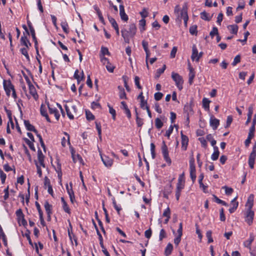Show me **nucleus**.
Returning <instances> with one entry per match:
<instances>
[{
    "label": "nucleus",
    "instance_id": "5",
    "mask_svg": "<svg viewBox=\"0 0 256 256\" xmlns=\"http://www.w3.org/2000/svg\"><path fill=\"white\" fill-rule=\"evenodd\" d=\"M254 216V212L252 210H246L244 212V221L248 226L252 225Z\"/></svg>",
    "mask_w": 256,
    "mask_h": 256
},
{
    "label": "nucleus",
    "instance_id": "57",
    "mask_svg": "<svg viewBox=\"0 0 256 256\" xmlns=\"http://www.w3.org/2000/svg\"><path fill=\"white\" fill-rule=\"evenodd\" d=\"M218 34V29L216 27L214 26L210 33V35L212 38L214 36H217Z\"/></svg>",
    "mask_w": 256,
    "mask_h": 256
},
{
    "label": "nucleus",
    "instance_id": "19",
    "mask_svg": "<svg viewBox=\"0 0 256 256\" xmlns=\"http://www.w3.org/2000/svg\"><path fill=\"white\" fill-rule=\"evenodd\" d=\"M69 226L70 228H70H68V236L69 238L72 242V240H74V241L76 246H77L78 244V238H77L76 236H75V234L72 232V226L70 222V224H69Z\"/></svg>",
    "mask_w": 256,
    "mask_h": 256
},
{
    "label": "nucleus",
    "instance_id": "45",
    "mask_svg": "<svg viewBox=\"0 0 256 256\" xmlns=\"http://www.w3.org/2000/svg\"><path fill=\"white\" fill-rule=\"evenodd\" d=\"M24 142L26 143L28 146L32 150V151H36V149L34 146V144H33L32 141H30L27 138H24Z\"/></svg>",
    "mask_w": 256,
    "mask_h": 256
},
{
    "label": "nucleus",
    "instance_id": "2",
    "mask_svg": "<svg viewBox=\"0 0 256 256\" xmlns=\"http://www.w3.org/2000/svg\"><path fill=\"white\" fill-rule=\"evenodd\" d=\"M185 176L184 173L182 172V174H180L178 176V182L176 184V198L177 201H178L180 200V196L181 192L182 190L184 189L185 186Z\"/></svg>",
    "mask_w": 256,
    "mask_h": 256
},
{
    "label": "nucleus",
    "instance_id": "11",
    "mask_svg": "<svg viewBox=\"0 0 256 256\" xmlns=\"http://www.w3.org/2000/svg\"><path fill=\"white\" fill-rule=\"evenodd\" d=\"M101 159L104 165L110 168L112 166L114 160L112 158L106 156L100 155Z\"/></svg>",
    "mask_w": 256,
    "mask_h": 256
},
{
    "label": "nucleus",
    "instance_id": "24",
    "mask_svg": "<svg viewBox=\"0 0 256 256\" xmlns=\"http://www.w3.org/2000/svg\"><path fill=\"white\" fill-rule=\"evenodd\" d=\"M184 111L186 115H192L194 114V111L192 106V104H187L184 105Z\"/></svg>",
    "mask_w": 256,
    "mask_h": 256
},
{
    "label": "nucleus",
    "instance_id": "17",
    "mask_svg": "<svg viewBox=\"0 0 256 256\" xmlns=\"http://www.w3.org/2000/svg\"><path fill=\"white\" fill-rule=\"evenodd\" d=\"M48 108L50 114H54L56 118V119L57 120H58L60 117V114L56 108L55 107H52L49 104H48Z\"/></svg>",
    "mask_w": 256,
    "mask_h": 256
},
{
    "label": "nucleus",
    "instance_id": "58",
    "mask_svg": "<svg viewBox=\"0 0 256 256\" xmlns=\"http://www.w3.org/2000/svg\"><path fill=\"white\" fill-rule=\"evenodd\" d=\"M155 145L154 143L150 144V152L152 154V159H154L156 158V152H155Z\"/></svg>",
    "mask_w": 256,
    "mask_h": 256
},
{
    "label": "nucleus",
    "instance_id": "16",
    "mask_svg": "<svg viewBox=\"0 0 256 256\" xmlns=\"http://www.w3.org/2000/svg\"><path fill=\"white\" fill-rule=\"evenodd\" d=\"M38 162L39 165L41 166L44 168H46V165L44 162V156L40 149H38Z\"/></svg>",
    "mask_w": 256,
    "mask_h": 256
},
{
    "label": "nucleus",
    "instance_id": "40",
    "mask_svg": "<svg viewBox=\"0 0 256 256\" xmlns=\"http://www.w3.org/2000/svg\"><path fill=\"white\" fill-rule=\"evenodd\" d=\"M100 55H102L103 56L105 55L110 56V53L108 48L102 46L100 48Z\"/></svg>",
    "mask_w": 256,
    "mask_h": 256
},
{
    "label": "nucleus",
    "instance_id": "53",
    "mask_svg": "<svg viewBox=\"0 0 256 256\" xmlns=\"http://www.w3.org/2000/svg\"><path fill=\"white\" fill-rule=\"evenodd\" d=\"M108 20L110 22L112 26L114 28L118 26L116 22L113 18L111 16H108Z\"/></svg>",
    "mask_w": 256,
    "mask_h": 256
},
{
    "label": "nucleus",
    "instance_id": "7",
    "mask_svg": "<svg viewBox=\"0 0 256 256\" xmlns=\"http://www.w3.org/2000/svg\"><path fill=\"white\" fill-rule=\"evenodd\" d=\"M4 88L6 92V94L8 96H10V92L14 89V86L12 84L10 81L6 82L5 80H4Z\"/></svg>",
    "mask_w": 256,
    "mask_h": 256
},
{
    "label": "nucleus",
    "instance_id": "41",
    "mask_svg": "<svg viewBox=\"0 0 256 256\" xmlns=\"http://www.w3.org/2000/svg\"><path fill=\"white\" fill-rule=\"evenodd\" d=\"M108 106L109 108V112L112 116V120H115L116 119V110L109 104H108Z\"/></svg>",
    "mask_w": 256,
    "mask_h": 256
},
{
    "label": "nucleus",
    "instance_id": "14",
    "mask_svg": "<svg viewBox=\"0 0 256 256\" xmlns=\"http://www.w3.org/2000/svg\"><path fill=\"white\" fill-rule=\"evenodd\" d=\"M44 207L46 210V212L48 216V220H50L51 214L52 213V204H50L48 201H46L44 204Z\"/></svg>",
    "mask_w": 256,
    "mask_h": 256
},
{
    "label": "nucleus",
    "instance_id": "20",
    "mask_svg": "<svg viewBox=\"0 0 256 256\" xmlns=\"http://www.w3.org/2000/svg\"><path fill=\"white\" fill-rule=\"evenodd\" d=\"M24 125L26 129L28 131L34 132L36 134H38V131L35 128L34 126L30 124L28 120H24Z\"/></svg>",
    "mask_w": 256,
    "mask_h": 256
},
{
    "label": "nucleus",
    "instance_id": "8",
    "mask_svg": "<svg viewBox=\"0 0 256 256\" xmlns=\"http://www.w3.org/2000/svg\"><path fill=\"white\" fill-rule=\"evenodd\" d=\"M180 136H181V144H182V150L185 151L187 150L188 146V144L189 139L188 138L184 135L182 131L180 132Z\"/></svg>",
    "mask_w": 256,
    "mask_h": 256
},
{
    "label": "nucleus",
    "instance_id": "56",
    "mask_svg": "<svg viewBox=\"0 0 256 256\" xmlns=\"http://www.w3.org/2000/svg\"><path fill=\"white\" fill-rule=\"evenodd\" d=\"M214 196L215 198V202H217L218 204H221L222 206H228V204L226 202L220 199L219 198H218L216 196L214 195Z\"/></svg>",
    "mask_w": 256,
    "mask_h": 256
},
{
    "label": "nucleus",
    "instance_id": "13",
    "mask_svg": "<svg viewBox=\"0 0 256 256\" xmlns=\"http://www.w3.org/2000/svg\"><path fill=\"white\" fill-rule=\"evenodd\" d=\"M237 198L238 196H236L230 202V207L228 210L230 214L234 213L238 206V202L236 201Z\"/></svg>",
    "mask_w": 256,
    "mask_h": 256
},
{
    "label": "nucleus",
    "instance_id": "63",
    "mask_svg": "<svg viewBox=\"0 0 256 256\" xmlns=\"http://www.w3.org/2000/svg\"><path fill=\"white\" fill-rule=\"evenodd\" d=\"M254 205L253 200H250V198L248 200V201L246 203V206L247 208L246 210H252V208Z\"/></svg>",
    "mask_w": 256,
    "mask_h": 256
},
{
    "label": "nucleus",
    "instance_id": "25",
    "mask_svg": "<svg viewBox=\"0 0 256 256\" xmlns=\"http://www.w3.org/2000/svg\"><path fill=\"white\" fill-rule=\"evenodd\" d=\"M29 92L35 100L38 98V95L36 89L33 84L28 86Z\"/></svg>",
    "mask_w": 256,
    "mask_h": 256
},
{
    "label": "nucleus",
    "instance_id": "60",
    "mask_svg": "<svg viewBox=\"0 0 256 256\" xmlns=\"http://www.w3.org/2000/svg\"><path fill=\"white\" fill-rule=\"evenodd\" d=\"M162 216L168 218H170V210L168 206L164 210Z\"/></svg>",
    "mask_w": 256,
    "mask_h": 256
},
{
    "label": "nucleus",
    "instance_id": "15",
    "mask_svg": "<svg viewBox=\"0 0 256 256\" xmlns=\"http://www.w3.org/2000/svg\"><path fill=\"white\" fill-rule=\"evenodd\" d=\"M210 124L212 129L216 130L220 125V120L214 116H212L210 118Z\"/></svg>",
    "mask_w": 256,
    "mask_h": 256
},
{
    "label": "nucleus",
    "instance_id": "49",
    "mask_svg": "<svg viewBox=\"0 0 256 256\" xmlns=\"http://www.w3.org/2000/svg\"><path fill=\"white\" fill-rule=\"evenodd\" d=\"M30 32L32 35V40L34 42V48H38V42L37 38L36 36L35 30H31V32Z\"/></svg>",
    "mask_w": 256,
    "mask_h": 256
},
{
    "label": "nucleus",
    "instance_id": "46",
    "mask_svg": "<svg viewBox=\"0 0 256 256\" xmlns=\"http://www.w3.org/2000/svg\"><path fill=\"white\" fill-rule=\"evenodd\" d=\"M166 68V66L164 64L162 68H158L156 70V78H158L160 77L161 74H163Z\"/></svg>",
    "mask_w": 256,
    "mask_h": 256
},
{
    "label": "nucleus",
    "instance_id": "10",
    "mask_svg": "<svg viewBox=\"0 0 256 256\" xmlns=\"http://www.w3.org/2000/svg\"><path fill=\"white\" fill-rule=\"evenodd\" d=\"M180 16L181 18L183 19L184 25L186 26L188 20L186 6H183L182 10H180Z\"/></svg>",
    "mask_w": 256,
    "mask_h": 256
},
{
    "label": "nucleus",
    "instance_id": "52",
    "mask_svg": "<svg viewBox=\"0 0 256 256\" xmlns=\"http://www.w3.org/2000/svg\"><path fill=\"white\" fill-rule=\"evenodd\" d=\"M86 118L88 120H92L94 119V115L90 111H86Z\"/></svg>",
    "mask_w": 256,
    "mask_h": 256
},
{
    "label": "nucleus",
    "instance_id": "9",
    "mask_svg": "<svg viewBox=\"0 0 256 256\" xmlns=\"http://www.w3.org/2000/svg\"><path fill=\"white\" fill-rule=\"evenodd\" d=\"M188 69L189 70L188 74V83L190 84H192L194 82V80L196 76V72L194 68L192 66L190 62L188 64Z\"/></svg>",
    "mask_w": 256,
    "mask_h": 256
},
{
    "label": "nucleus",
    "instance_id": "42",
    "mask_svg": "<svg viewBox=\"0 0 256 256\" xmlns=\"http://www.w3.org/2000/svg\"><path fill=\"white\" fill-rule=\"evenodd\" d=\"M106 68L108 72L112 73L114 72L116 66L109 61L106 64Z\"/></svg>",
    "mask_w": 256,
    "mask_h": 256
},
{
    "label": "nucleus",
    "instance_id": "39",
    "mask_svg": "<svg viewBox=\"0 0 256 256\" xmlns=\"http://www.w3.org/2000/svg\"><path fill=\"white\" fill-rule=\"evenodd\" d=\"M64 134L68 136V140H66V138L64 137L62 139L61 143H62V146H64V147H65L66 146V142H68V144L69 145L70 144V136H69V134L67 132H64Z\"/></svg>",
    "mask_w": 256,
    "mask_h": 256
},
{
    "label": "nucleus",
    "instance_id": "54",
    "mask_svg": "<svg viewBox=\"0 0 256 256\" xmlns=\"http://www.w3.org/2000/svg\"><path fill=\"white\" fill-rule=\"evenodd\" d=\"M206 236L208 240V243H211L214 242L213 238H212V232L211 230H208L206 233Z\"/></svg>",
    "mask_w": 256,
    "mask_h": 256
},
{
    "label": "nucleus",
    "instance_id": "35",
    "mask_svg": "<svg viewBox=\"0 0 256 256\" xmlns=\"http://www.w3.org/2000/svg\"><path fill=\"white\" fill-rule=\"evenodd\" d=\"M202 106L206 110H209L210 108V101L208 98H204L202 99Z\"/></svg>",
    "mask_w": 256,
    "mask_h": 256
},
{
    "label": "nucleus",
    "instance_id": "59",
    "mask_svg": "<svg viewBox=\"0 0 256 256\" xmlns=\"http://www.w3.org/2000/svg\"><path fill=\"white\" fill-rule=\"evenodd\" d=\"M222 188L225 190V193L228 196L230 195L234 192V190L232 188H229L227 186H223Z\"/></svg>",
    "mask_w": 256,
    "mask_h": 256
},
{
    "label": "nucleus",
    "instance_id": "18",
    "mask_svg": "<svg viewBox=\"0 0 256 256\" xmlns=\"http://www.w3.org/2000/svg\"><path fill=\"white\" fill-rule=\"evenodd\" d=\"M20 44L27 48H30L32 46V44L30 40H28L27 36H25V33H23V36L21 37L20 40Z\"/></svg>",
    "mask_w": 256,
    "mask_h": 256
},
{
    "label": "nucleus",
    "instance_id": "1",
    "mask_svg": "<svg viewBox=\"0 0 256 256\" xmlns=\"http://www.w3.org/2000/svg\"><path fill=\"white\" fill-rule=\"evenodd\" d=\"M137 31V28L136 24L134 23L130 24L128 25V29L123 28L121 30L122 36L124 39L126 43L128 44L130 41V38H134Z\"/></svg>",
    "mask_w": 256,
    "mask_h": 256
},
{
    "label": "nucleus",
    "instance_id": "51",
    "mask_svg": "<svg viewBox=\"0 0 256 256\" xmlns=\"http://www.w3.org/2000/svg\"><path fill=\"white\" fill-rule=\"evenodd\" d=\"M112 204H113L114 208L117 211L118 214H120V212L122 210V208H121L120 206L117 205L116 202L114 198L112 199Z\"/></svg>",
    "mask_w": 256,
    "mask_h": 256
},
{
    "label": "nucleus",
    "instance_id": "33",
    "mask_svg": "<svg viewBox=\"0 0 256 256\" xmlns=\"http://www.w3.org/2000/svg\"><path fill=\"white\" fill-rule=\"evenodd\" d=\"M29 48H27L25 46L20 49V52L22 53V54L24 56L26 59L28 61L30 60V58L28 54V50H29Z\"/></svg>",
    "mask_w": 256,
    "mask_h": 256
},
{
    "label": "nucleus",
    "instance_id": "38",
    "mask_svg": "<svg viewBox=\"0 0 256 256\" xmlns=\"http://www.w3.org/2000/svg\"><path fill=\"white\" fill-rule=\"evenodd\" d=\"M256 158V142L253 146L252 150L249 156L248 159L255 160Z\"/></svg>",
    "mask_w": 256,
    "mask_h": 256
},
{
    "label": "nucleus",
    "instance_id": "43",
    "mask_svg": "<svg viewBox=\"0 0 256 256\" xmlns=\"http://www.w3.org/2000/svg\"><path fill=\"white\" fill-rule=\"evenodd\" d=\"M96 128L98 132L99 138L102 139V129L100 122L98 121L95 122Z\"/></svg>",
    "mask_w": 256,
    "mask_h": 256
},
{
    "label": "nucleus",
    "instance_id": "22",
    "mask_svg": "<svg viewBox=\"0 0 256 256\" xmlns=\"http://www.w3.org/2000/svg\"><path fill=\"white\" fill-rule=\"evenodd\" d=\"M40 112L42 116L45 117L46 120L48 122H51V120L48 116V114L47 113V110L44 104H42L40 108Z\"/></svg>",
    "mask_w": 256,
    "mask_h": 256
},
{
    "label": "nucleus",
    "instance_id": "6",
    "mask_svg": "<svg viewBox=\"0 0 256 256\" xmlns=\"http://www.w3.org/2000/svg\"><path fill=\"white\" fill-rule=\"evenodd\" d=\"M67 192L69 196L70 201L72 204H74L76 202V198L74 192L72 189V182H70V186L68 184L66 186Z\"/></svg>",
    "mask_w": 256,
    "mask_h": 256
},
{
    "label": "nucleus",
    "instance_id": "55",
    "mask_svg": "<svg viewBox=\"0 0 256 256\" xmlns=\"http://www.w3.org/2000/svg\"><path fill=\"white\" fill-rule=\"evenodd\" d=\"M30 232L29 230H26V231L25 232L24 236H25L27 238V240L28 241L29 244L31 246H32L33 244H32V240L30 238Z\"/></svg>",
    "mask_w": 256,
    "mask_h": 256
},
{
    "label": "nucleus",
    "instance_id": "3",
    "mask_svg": "<svg viewBox=\"0 0 256 256\" xmlns=\"http://www.w3.org/2000/svg\"><path fill=\"white\" fill-rule=\"evenodd\" d=\"M161 150L164 161L167 163L168 166H170L172 162V160L169 156L168 148L164 140L162 141Z\"/></svg>",
    "mask_w": 256,
    "mask_h": 256
},
{
    "label": "nucleus",
    "instance_id": "48",
    "mask_svg": "<svg viewBox=\"0 0 256 256\" xmlns=\"http://www.w3.org/2000/svg\"><path fill=\"white\" fill-rule=\"evenodd\" d=\"M190 177L194 183L196 179V169H190Z\"/></svg>",
    "mask_w": 256,
    "mask_h": 256
},
{
    "label": "nucleus",
    "instance_id": "4",
    "mask_svg": "<svg viewBox=\"0 0 256 256\" xmlns=\"http://www.w3.org/2000/svg\"><path fill=\"white\" fill-rule=\"evenodd\" d=\"M172 78L175 82V84L178 88L180 90H181L183 88L184 80L182 77L178 73L172 72Z\"/></svg>",
    "mask_w": 256,
    "mask_h": 256
},
{
    "label": "nucleus",
    "instance_id": "36",
    "mask_svg": "<svg viewBox=\"0 0 256 256\" xmlns=\"http://www.w3.org/2000/svg\"><path fill=\"white\" fill-rule=\"evenodd\" d=\"M172 250H173V246H172V244H171L170 243L168 244V245L166 246V248L165 251H164L166 256H168L169 255H170L172 253Z\"/></svg>",
    "mask_w": 256,
    "mask_h": 256
},
{
    "label": "nucleus",
    "instance_id": "37",
    "mask_svg": "<svg viewBox=\"0 0 256 256\" xmlns=\"http://www.w3.org/2000/svg\"><path fill=\"white\" fill-rule=\"evenodd\" d=\"M146 21L145 19L142 18L139 21L140 30L141 32H143L146 30Z\"/></svg>",
    "mask_w": 256,
    "mask_h": 256
},
{
    "label": "nucleus",
    "instance_id": "26",
    "mask_svg": "<svg viewBox=\"0 0 256 256\" xmlns=\"http://www.w3.org/2000/svg\"><path fill=\"white\" fill-rule=\"evenodd\" d=\"M61 202L62 204V208L63 210L66 213L70 214H71L70 209V208L66 202L64 198L62 197L60 198Z\"/></svg>",
    "mask_w": 256,
    "mask_h": 256
},
{
    "label": "nucleus",
    "instance_id": "44",
    "mask_svg": "<svg viewBox=\"0 0 256 256\" xmlns=\"http://www.w3.org/2000/svg\"><path fill=\"white\" fill-rule=\"evenodd\" d=\"M200 15L201 18L204 20L210 21L211 20V17L209 16V14L205 11L202 12Z\"/></svg>",
    "mask_w": 256,
    "mask_h": 256
},
{
    "label": "nucleus",
    "instance_id": "30",
    "mask_svg": "<svg viewBox=\"0 0 256 256\" xmlns=\"http://www.w3.org/2000/svg\"><path fill=\"white\" fill-rule=\"evenodd\" d=\"M119 90V97L120 99L127 100V96L125 92L124 89L122 86H118V87Z\"/></svg>",
    "mask_w": 256,
    "mask_h": 256
},
{
    "label": "nucleus",
    "instance_id": "64",
    "mask_svg": "<svg viewBox=\"0 0 256 256\" xmlns=\"http://www.w3.org/2000/svg\"><path fill=\"white\" fill-rule=\"evenodd\" d=\"M91 108L93 110H96V108H100L101 106L100 104L98 102H92L91 103Z\"/></svg>",
    "mask_w": 256,
    "mask_h": 256
},
{
    "label": "nucleus",
    "instance_id": "61",
    "mask_svg": "<svg viewBox=\"0 0 256 256\" xmlns=\"http://www.w3.org/2000/svg\"><path fill=\"white\" fill-rule=\"evenodd\" d=\"M16 214L18 218V222H20V218L24 216L22 210L20 208L16 212Z\"/></svg>",
    "mask_w": 256,
    "mask_h": 256
},
{
    "label": "nucleus",
    "instance_id": "50",
    "mask_svg": "<svg viewBox=\"0 0 256 256\" xmlns=\"http://www.w3.org/2000/svg\"><path fill=\"white\" fill-rule=\"evenodd\" d=\"M64 108H65L66 111V112L67 116L68 117V118L70 120H74V116L72 114V112H70V110L69 108V107L66 104L64 106Z\"/></svg>",
    "mask_w": 256,
    "mask_h": 256
},
{
    "label": "nucleus",
    "instance_id": "62",
    "mask_svg": "<svg viewBox=\"0 0 256 256\" xmlns=\"http://www.w3.org/2000/svg\"><path fill=\"white\" fill-rule=\"evenodd\" d=\"M240 62V54H238L234 58V61L232 62V66H236L238 63Z\"/></svg>",
    "mask_w": 256,
    "mask_h": 256
},
{
    "label": "nucleus",
    "instance_id": "31",
    "mask_svg": "<svg viewBox=\"0 0 256 256\" xmlns=\"http://www.w3.org/2000/svg\"><path fill=\"white\" fill-rule=\"evenodd\" d=\"M198 56V50L196 45H193L192 47V54L191 59L192 61L196 60Z\"/></svg>",
    "mask_w": 256,
    "mask_h": 256
},
{
    "label": "nucleus",
    "instance_id": "12",
    "mask_svg": "<svg viewBox=\"0 0 256 256\" xmlns=\"http://www.w3.org/2000/svg\"><path fill=\"white\" fill-rule=\"evenodd\" d=\"M120 16L121 20L124 22H127L128 20V16L125 12L124 7L123 4H120Z\"/></svg>",
    "mask_w": 256,
    "mask_h": 256
},
{
    "label": "nucleus",
    "instance_id": "29",
    "mask_svg": "<svg viewBox=\"0 0 256 256\" xmlns=\"http://www.w3.org/2000/svg\"><path fill=\"white\" fill-rule=\"evenodd\" d=\"M220 155V152L218 150V146L214 147V152L212 154L211 156V159L212 160H216L218 159Z\"/></svg>",
    "mask_w": 256,
    "mask_h": 256
},
{
    "label": "nucleus",
    "instance_id": "47",
    "mask_svg": "<svg viewBox=\"0 0 256 256\" xmlns=\"http://www.w3.org/2000/svg\"><path fill=\"white\" fill-rule=\"evenodd\" d=\"M164 124L159 118L155 120V126L156 128L160 129L163 126Z\"/></svg>",
    "mask_w": 256,
    "mask_h": 256
},
{
    "label": "nucleus",
    "instance_id": "34",
    "mask_svg": "<svg viewBox=\"0 0 256 256\" xmlns=\"http://www.w3.org/2000/svg\"><path fill=\"white\" fill-rule=\"evenodd\" d=\"M60 26L63 31L66 34L69 32V26L68 22L66 20H64L61 22Z\"/></svg>",
    "mask_w": 256,
    "mask_h": 256
},
{
    "label": "nucleus",
    "instance_id": "28",
    "mask_svg": "<svg viewBox=\"0 0 256 256\" xmlns=\"http://www.w3.org/2000/svg\"><path fill=\"white\" fill-rule=\"evenodd\" d=\"M79 72L78 70H76L74 73V77L75 79H76L78 82H80L81 80H83L84 79V74L83 70L82 72V76L80 77L78 74Z\"/></svg>",
    "mask_w": 256,
    "mask_h": 256
},
{
    "label": "nucleus",
    "instance_id": "21",
    "mask_svg": "<svg viewBox=\"0 0 256 256\" xmlns=\"http://www.w3.org/2000/svg\"><path fill=\"white\" fill-rule=\"evenodd\" d=\"M120 104H122L121 108L124 110V112L128 118L130 119L132 116L131 112L129 110L126 102L124 101H122L121 102Z\"/></svg>",
    "mask_w": 256,
    "mask_h": 256
},
{
    "label": "nucleus",
    "instance_id": "23",
    "mask_svg": "<svg viewBox=\"0 0 256 256\" xmlns=\"http://www.w3.org/2000/svg\"><path fill=\"white\" fill-rule=\"evenodd\" d=\"M254 240V236L252 234H250L249 238L244 242V247L248 248L250 250H251V245Z\"/></svg>",
    "mask_w": 256,
    "mask_h": 256
},
{
    "label": "nucleus",
    "instance_id": "32",
    "mask_svg": "<svg viewBox=\"0 0 256 256\" xmlns=\"http://www.w3.org/2000/svg\"><path fill=\"white\" fill-rule=\"evenodd\" d=\"M230 32L234 34H236L238 32V27L236 24L230 25L228 26Z\"/></svg>",
    "mask_w": 256,
    "mask_h": 256
},
{
    "label": "nucleus",
    "instance_id": "27",
    "mask_svg": "<svg viewBox=\"0 0 256 256\" xmlns=\"http://www.w3.org/2000/svg\"><path fill=\"white\" fill-rule=\"evenodd\" d=\"M138 99L140 100V107L141 108L144 110V107L148 106L147 101L144 100V97L143 96L142 92H141L138 96Z\"/></svg>",
    "mask_w": 256,
    "mask_h": 256
}]
</instances>
